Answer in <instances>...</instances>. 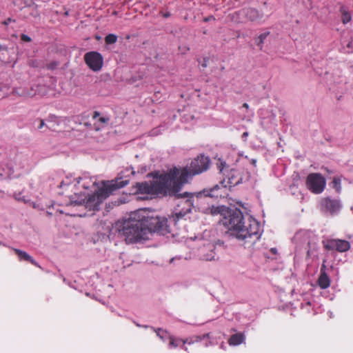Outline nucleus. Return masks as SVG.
Returning a JSON list of instances; mask_svg holds the SVG:
<instances>
[{
  "label": "nucleus",
  "instance_id": "nucleus-1",
  "mask_svg": "<svg viewBox=\"0 0 353 353\" xmlns=\"http://www.w3.org/2000/svg\"><path fill=\"white\" fill-rule=\"evenodd\" d=\"M188 172L174 167L168 172L161 174L150 183H137L138 190L143 194H161L175 198L187 197L190 194L187 192L180 194L184 184L188 183Z\"/></svg>",
  "mask_w": 353,
  "mask_h": 353
},
{
  "label": "nucleus",
  "instance_id": "nucleus-2",
  "mask_svg": "<svg viewBox=\"0 0 353 353\" xmlns=\"http://www.w3.org/2000/svg\"><path fill=\"white\" fill-rule=\"evenodd\" d=\"M134 243L149 239L152 232L165 235L170 232L166 218L151 216L145 209L134 211Z\"/></svg>",
  "mask_w": 353,
  "mask_h": 353
},
{
  "label": "nucleus",
  "instance_id": "nucleus-3",
  "mask_svg": "<svg viewBox=\"0 0 353 353\" xmlns=\"http://www.w3.org/2000/svg\"><path fill=\"white\" fill-rule=\"evenodd\" d=\"M223 225L228 228L230 234L239 240H245L252 236L259 239L260 225L254 219H244L241 210L235 209L227 212L221 220Z\"/></svg>",
  "mask_w": 353,
  "mask_h": 353
},
{
  "label": "nucleus",
  "instance_id": "nucleus-4",
  "mask_svg": "<svg viewBox=\"0 0 353 353\" xmlns=\"http://www.w3.org/2000/svg\"><path fill=\"white\" fill-rule=\"evenodd\" d=\"M130 179L129 177L118 176L115 179L103 182V186L94 194L88 197L76 200L74 195L69 196L70 205H81L83 202L86 208L90 210H99L101 203L114 191L127 185Z\"/></svg>",
  "mask_w": 353,
  "mask_h": 353
},
{
  "label": "nucleus",
  "instance_id": "nucleus-5",
  "mask_svg": "<svg viewBox=\"0 0 353 353\" xmlns=\"http://www.w3.org/2000/svg\"><path fill=\"white\" fill-rule=\"evenodd\" d=\"M195 253L196 256L203 261H215L218 259L215 244L206 240L199 241Z\"/></svg>",
  "mask_w": 353,
  "mask_h": 353
},
{
  "label": "nucleus",
  "instance_id": "nucleus-6",
  "mask_svg": "<svg viewBox=\"0 0 353 353\" xmlns=\"http://www.w3.org/2000/svg\"><path fill=\"white\" fill-rule=\"evenodd\" d=\"M263 17L262 12L252 8H243L232 14V19L236 23H244L247 21H260Z\"/></svg>",
  "mask_w": 353,
  "mask_h": 353
},
{
  "label": "nucleus",
  "instance_id": "nucleus-7",
  "mask_svg": "<svg viewBox=\"0 0 353 353\" xmlns=\"http://www.w3.org/2000/svg\"><path fill=\"white\" fill-rule=\"evenodd\" d=\"M210 165V159L203 156H198L192 161L189 168L184 167L181 170H186L188 172V179L194 175L199 174L204 171H206Z\"/></svg>",
  "mask_w": 353,
  "mask_h": 353
},
{
  "label": "nucleus",
  "instance_id": "nucleus-8",
  "mask_svg": "<svg viewBox=\"0 0 353 353\" xmlns=\"http://www.w3.org/2000/svg\"><path fill=\"white\" fill-rule=\"evenodd\" d=\"M325 185V179L319 173H311L307 176V188L314 194L321 193L324 190Z\"/></svg>",
  "mask_w": 353,
  "mask_h": 353
},
{
  "label": "nucleus",
  "instance_id": "nucleus-9",
  "mask_svg": "<svg viewBox=\"0 0 353 353\" xmlns=\"http://www.w3.org/2000/svg\"><path fill=\"white\" fill-rule=\"evenodd\" d=\"M319 207L322 213L333 216L340 212L342 205L340 200L327 196L321 199Z\"/></svg>",
  "mask_w": 353,
  "mask_h": 353
},
{
  "label": "nucleus",
  "instance_id": "nucleus-10",
  "mask_svg": "<svg viewBox=\"0 0 353 353\" xmlns=\"http://www.w3.org/2000/svg\"><path fill=\"white\" fill-rule=\"evenodd\" d=\"M115 228L121 236L125 237L126 243H132V219L131 217L117 221Z\"/></svg>",
  "mask_w": 353,
  "mask_h": 353
},
{
  "label": "nucleus",
  "instance_id": "nucleus-11",
  "mask_svg": "<svg viewBox=\"0 0 353 353\" xmlns=\"http://www.w3.org/2000/svg\"><path fill=\"white\" fill-rule=\"evenodd\" d=\"M84 61L90 70L94 72L99 71L103 63L102 55L95 51L88 52L84 55Z\"/></svg>",
  "mask_w": 353,
  "mask_h": 353
},
{
  "label": "nucleus",
  "instance_id": "nucleus-12",
  "mask_svg": "<svg viewBox=\"0 0 353 353\" xmlns=\"http://www.w3.org/2000/svg\"><path fill=\"white\" fill-rule=\"evenodd\" d=\"M325 249L327 250H336L340 252H346L350 248L347 241L341 239H330L323 242Z\"/></svg>",
  "mask_w": 353,
  "mask_h": 353
},
{
  "label": "nucleus",
  "instance_id": "nucleus-13",
  "mask_svg": "<svg viewBox=\"0 0 353 353\" xmlns=\"http://www.w3.org/2000/svg\"><path fill=\"white\" fill-rule=\"evenodd\" d=\"M188 196H189V195L186 197L187 199L181 201V205H183L184 208L182 210H179V211H177V210H176L174 215L173 216L175 221H179L180 219L183 218L185 215H186L187 214L190 212L191 208L192 205V200L190 198H188Z\"/></svg>",
  "mask_w": 353,
  "mask_h": 353
},
{
  "label": "nucleus",
  "instance_id": "nucleus-14",
  "mask_svg": "<svg viewBox=\"0 0 353 353\" xmlns=\"http://www.w3.org/2000/svg\"><path fill=\"white\" fill-rule=\"evenodd\" d=\"M14 253L17 255L19 261H26L30 262L33 265L41 268L39 264L26 252L17 248H12Z\"/></svg>",
  "mask_w": 353,
  "mask_h": 353
},
{
  "label": "nucleus",
  "instance_id": "nucleus-15",
  "mask_svg": "<svg viewBox=\"0 0 353 353\" xmlns=\"http://www.w3.org/2000/svg\"><path fill=\"white\" fill-rule=\"evenodd\" d=\"M318 284L321 289H327L330 285V279L325 270L320 273L318 279Z\"/></svg>",
  "mask_w": 353,
  "mask_h": 353
},
{
  "label": "nucleus",
  "instance_id": "nucleus-16",
  "mask_svg": "<svg viewBox=\"0 0 353 353\" xmlns=\"http://www.w3.org/2000/svg\"><path fill=\"white\" fill-rule=\"evenodd\" d=\"M226 191V186L216 185L213 188L211 189L209 195L212 197H223Z\"/></svg>",
  "mask_w": 353,
  "mask_h": 353
},
{
  "label": "nucleus",
  "instance_id": "nucleus-17",
  "mask_svg": "<svg viewBox=\"0 0 353 353\" xmlns=\"http://www.w3.org/2000/svg\"><path fill=\"white\" fill-rule=\"evenodd\" d=\"M245 339V336L242 333H237L230 336L228 343L230 345H238L241 344Z\"/></svg>",
  "mask_w": 353,
  "mask_h": 353
},
{
  "label": "nucleus",
  "instance_id": "nucleus-18",
  "mask_svg": "<svg viewBox=\"0 0 353 353\" xmlns=\"http://www.w3.org/2000/svg\"><path fill=\"white\" fill-rule=\"evenodd\" d=\"M209 336H210V334L208 333V334H203V336H192V337H190V338H188L185 339H182L181 342L183 343V345H185L186 343L191 345L194 343L200 342L202 340H203L204 339L208 338Z\"/></svg>",
  "mask_w": 353,
  "mask_h": 353
},
{
  "label": "nucleus",
  "instance_id": "nucleus-19",
  "mask_svg": "<svg viewBox=\"0 0 353 353\" xmlns=\"http://www.w3.org/2000/svg\"><path fill=\"white\" fill-rule=\"evenodd\" d=\"M341 12L342 14L341 15V21L343 24H346L352 20V17H351L350 13L348 11H347L345 9H344L343 8H341Z\"/></svg>",
  "mask_w": 353,
  "mask_h": 353
},
{
  "label": "nucleus",
  "instance_id": "nucleus-20",
  "mask_svg": "<svg viewBox=\"0 0 353 353\" xmlns=\"http://www.w3.org/2000/svg\"><path fill=\"white\" fill-rule=\"evenodd\" d=\"M15 5L21 6V9L24 7H30L33 3L32 0H15L14 1Z\"/></svg>",
  "mask_w": 353,
  "mask_h": 353
},
{
  "label": "nucleus",
  "instance_id": "nucleus-21",
  "mask_svg": "<svg viewBox=\"0 0 353 353\" xmlns=\"http://www.w3.org/2000/svg\"><path fill=\"white\" fill-rule=\"evenodd\" d=\"M225 210V208L223 206H215L212 205L210 206V213L211 215L214 216L219 214H223V212Z\"/></svg>",
  "mask_w": 353,
  "mask_h": 353
},
{
  "label": "nucleus",
  "instance_id": "nucleus-22",
  "mask_svg": "<svg viewBox=\"0 0 353 353\" xmlns=\"http://www.w3.org/2000/svg\"><path fill=\"white\" fill-rule=\"evenodd\" d=\"M269 34H270V32H267L261 34L258 37V38H257L258 41L256 42V45L260 48L261 50L263 48V44L264 43V40L267 38V37L269 35Z\"/></svg>",
  "mask_w": 353,
  "mask_h": 353
},
{
  "label": "nucleus",
  "instance_id": "nucleus-23",
  "mask_svg": "<svg viewBox=\"0 0 353 353\" xmlns=\"http://www.w3.org/2000/svg\"><path fill=\"white\" fill-rule=\"evenodd\" d=\"M117 41V37L114 34H109L105 37V42L106 44H113Z\"/></svg>",
  "mask_w": 353,
  "mask_h": 353
},
{
  "label": "nucleus",
  "instance_id": "nucleus-24",
  "mask_svg": "<svg viewBox=\"0 0 353 353\" xmlns=\"http://www.w3.org/2000/svg\"><path fill=\"white\" fill-rule=\"evenodd\" d=\"M332 187L336 190L337 192H340L341 190V179L339 178L334 177L332 181Z\"/></svg>",
  "mask_w": 353,
  "mask_h": 353
},
{
  "label": "nucleus",
  "instance_id": "nucleus-25",
  "mask_svg": "<svg viewBox=\"0 0 353 353\" xmlns=\"http://www.w3.org/2000/svg\"><path fill=\"white\" fill-rule=\"evenodd\" d=\"M79 180L83 181V183L82 184V186L85 189H88L90 187V183H91L93 185H95L96 181H92L91 179L83 177V178H79Z\"/></svg>",
  "mask_w": 353,
  "mask_h": 353
},
{
  "label": "nucleus",
  "instance_id": "nucleus-26",
  "mask_svg": "<svg viewBox=\"0 0 353 353\" xmlns=\"http://www.w3.org/2000/svg\"><path fill=\"white\" fill-rule=\"evenodd\" d=\"M92 117L93 119H97V117H99V121L102 123H106L110 120L108 117H100V113L97 111L94 112Z\"/></svg>",
  "mask_w": 353,
  "mask_h": 353
},
{
  "label": "nucleus",
  "instance_id": "nucleus-27",
  "mask_svg": "<svg viewBox=\"0 0 353 353\" xmlns=\"http://www.w3.org/2000/svg\"><path fill=\"white\" fill-rule=\"evenodd\" d=\"M308 250L307 251V255L308 257L311 256L312 254L314 253V252L316 250V243H312L309 242L308 243Z\"/></svg>",
  "mask_w": 353,
  "mask_h": 353
},
{
  "label": "nucleus",
  "instance_id": "nucleus-28",
  "mask_svg": "<svg viewBox=\"0 0 353 353\" xmlns=\"http://www.w3.org/2000/svg\"><path fill=\"white\" fill-rule=\"evenodd\" d=\"M155 332L157 333V336H159L163 340L165 339L168 335L165 330H163L161 328L155 330Z\"/></svg>",
  "mask_w": 353,
  "mask_h": 353
},
{
  "label": "nucleus",
  "instance_id": "nucleus-29",
  "mask_svg": "<svg viewBox=\"0 0 353 353\" xmlns=\"http://www.w3.org/2000/svg\"><path fill=\"white\" fill-rule=\"evenodd\" d=\"M201 205L204 204V202L201 201ZM199 210L201 212H203L205 214H210V206L205 207V206L201 205L199 208Z\"/></svg>",
  "mask_w": 353,
  "mask_h": 353
},
{
  "label": "nucleus",
  "instance_id": "nucleus-30",
  "mask_svg": "<svg viewBox=\"0 0 353 353\" xmlns=\"http://www.w3.org/2000/svg\"><path fill=\"white\" fill-rule=\"evenodd\" d=\"M170 341V346L176 347L179 345V342H181L182 339H177L175 340L172 336H169Z\"/></svg>",
  "mask_w": 353,
  "mask_h": 353
},
{
  "label": "nucleus",
  "instance_id": "nucleus-31",
  "mask_svg": "<svg viewBox=\"0 0 353 353\" xmlns=\"http://www.w3.org/2000/svg\"><path fill=\"white\" fill-rule=\"evenodd\" d=\"M21 39L23 41H25V42H30L32 40L31 38L29 36H28V35H26L25 34H22L21 35Z\"/></svg>",
  "mask_w": 353,
  "mask_h": 353
},
{
  "label": "nucleus",
  "instance_id": "nucleus-32",
  "mask_svg": "<svg viewBox=\"0 0 353 353\" xmlns=\"http://www.w3.org/2000/svg\"><path fill=\"white\" fill-rule=\"evenodd\" d=\"M12 21H15V20L12 19V18H8L6 20H5L3 22V24L5 25V26H8Z\"/></svg>",
  "mask_w": 353,
  "mask_h": 353
},
{
  "label": "nucleus",
  "instance_id": "nucleus-33",
  "mask_svg": "<svg viewBox=\"0 0 353 353\" xmlns=\"http://www.w3.org/2000/svg\"><path fill=\"white\" fill-rule=\"evenodd\" d=\"M8 48L6 45H3L0 43V52L1 51H8Z\"/></svg>",
  "mask_w": 353,
  "mask_h": 353
},
{
  "label": "nucleus",
  "instance_id": "nucleus-34",
  "mask_svg": "<svg viewBox=\"0 0 353 353\" xmlns=\"http://www.w3.org/2000/svg\"><path fill=\"white\" fill-rule=\"evenodd\" d=\"M39 125L38 126V129H41L43 126L46 125L45 122L43 119H39Z\"/></svg>",
  "mask_w": 353,
  "mask_h": 353
},
{
  "label": "nucleus",
  "instance_id": "nucleus-35",
  "mask_svg": "<svg viewBox=\"0 0 353 353\" xmlns=\"http://www.w3.org/2000/svg\"><path fill=\"white\" fill-rule=\"evenodd\" d=\"M64 186H67L68 188H69L70 185L69 183H66L65 181H62L60 183L59 188H63Z\"/></svg>",
  "mask_w": 353,
  "mask_h": 353
},
{
  "label": "nucleus",
  "instance_id": "nucleus-36",
  "mask_svg": "<svg viewBox=\"0 0 353 353\" xmlns=\"http://www.w3.org/2000/svg\"><path fill=\"white\" fill-rule=\"evenodd\" d=\"M243 107L246 108L247 110L249 109V105L247 103H244L243 104Z\"/></svg>",
  "mask_w": 353,
  "mask_h": 353
},
{
  "label": "nucleus",
  "instance_id": "nucleus-37",
  "mask_svg": "<svg viewBox=\"0 0 353 353\" xmlns=\"http://www.w3.org/2000/svg\"><path fill=\"white\" fill-rule=\"evenodd\" d=\"M248 136V132H243V134L242 135V137L245 138Z\"/></svg>",
  "mask_w": 353,
  "mask_h": 353
},
{
  "label": "nucleus",
  "instance_id": "nucleus-38",
  "mask_svg": "<svg viewBox=\"0 0 353 353\" xmlns=\"http://www.w3.org/2000/svg\"><path fill=\"white\" fill-rule=\"evenodd\" d=\"M135 199L137 201H141L142 199V198L140 196L138 195V196H136Z\"/></svg>",
  "mask_w": 353,
  "mask_h": 353
},
{
  "label": "nucleus",
  "instance_id": "nucleus-39",
  "mask_svg": "<svg viewBox=\"0 0 353 353\" xmlns=\"http://www.w3.org/2000/svg\"><path fill=\"white\" fill-rule=\"evenodd\" d=\"M325 265H323L322 267H321V273L323 272V270H325Z\"/></svg>",
  "mask_w": 353,
  "mask_h": 353
},
{
  "label": "nucleus",
  "instance_id": "nucleus-40",
  "mask_svg": "<svg viewBox=\"0 0 353 353\" xmlns=\"http://www.w3.org/2000/svg\"><path fill=\"white\" fill-rule=\"evenodd\" d=\"M352 42H350L348 44H347V47H352Z\"/></svg>",
  "mask_w": 353,
  "mask_h": 353
},
{
  "label": "nucleus",
  "instance_id": "nucleus-41",
  "mask_svg": "<svg viewBox=\"0 0 353 353\" xmlns=\"http://www.w3.org/2000/svg\"><path fill=\"white\" fill-rule=\"evenodd\" d=\"M256 161L255 159H253V160H252V163H253L254 165H255V164H256Z\"/></svg>",
  "mask_w": 353,
  "mask_h": 353
},
{
  "label": "nucleus",
  "instance_id": "nucleus-42",
  "mask_svg": "<svg viewBox=\"0 0 353 353\" xmlns=\"http://www.w3.org/2000/svg\"><path fill=\"white\" fill-rule=\"evenodd\" d=\"M183 350H184L185 351H186V352L188 351V348H187L186 347L183 346Z\"/></svg>",
  "mask_w": 353,
  "mask_h": 353
},
{
  "label": "nucleus",
  "instance_id": "nucleus-43",
  "mask_svg": "<svg viewBox=\"0 0 353 353\" xmlns=\"http://www.w3.org/2000/svg\"><path fill=\"white\" fill-rule=\"evenodd\" d=\"M169 16H170V14H166L165 15V17H168Z\"/></svg>",
  "mask_w": 353,
  "mask_h": 353
},
{
  "label": "nucleus",
  "instance_id": "nucleus-44",
  "mask_svg": "<svg viewBox=\"0 0 353 353\" xmlns=\"http://www.w3.org/2000/svg\"><path fill=\"white\" fill-rule=\"evenodd\" d=\"M47 127H48L49 129H52V126L47 125Z\"/></svg>",
  "mask_w": 353,
  "mask_h": 353
},
{
  "label": "nucleus",
  "instance_id": "nucleus-45",
  "mask_svg": "<svg viewBox=\"0 0 353 353\" xmlns=\"http://www.w3.org/2000/svg\"><path fill=\"white\" fill-rule=\"evenodd\" d=\"M208 20H210V18H208V19H205V21H208Z\"/></svg>",
  "mask_w": 353,
  "mask_h": 353
},
{
  "label": "nucleus",
  "instance_id": "nucleus-46",
  "mask_svg": "<svg viewBox=\"0 0 353 353\" xmlns=\"http://www.w3.org/2000/svg\"><path fill=\"white\" fill-rule=\"evenodd\" d=\"M208 20H210V18H208V19H205V21H208Z\"/></svg>",
  "mask_w": 353,
  "mask_h": 353
}]
</instances>
